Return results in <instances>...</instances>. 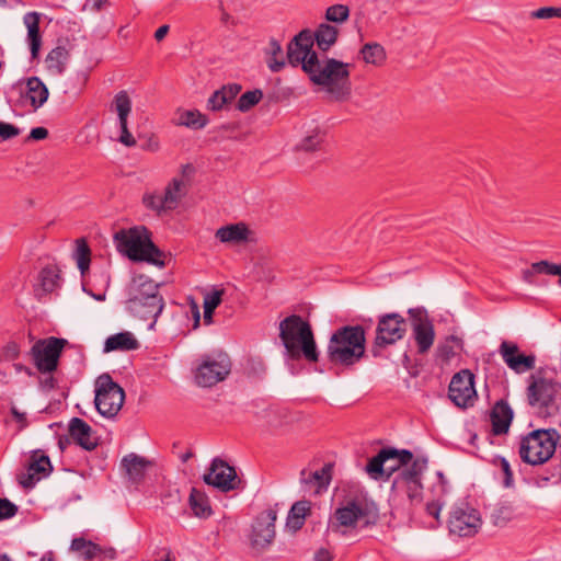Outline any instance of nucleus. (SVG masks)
<instances>
[{
    "label": "nucleus",
    "instance_id": "nucleus-16",
    "mask_svg": "<svg viewBox=\"0 0 561 561\" xmlns=\"http://www.w3.org/2000/svg\"><path fill=\"white\" fill-rule=\"evenodd\" d=\"M276 519L277 512L271 507L262 511L253 519L249 535L250 545L253 549L264 550L273 543L276 536Z\"/></svg>",
    "mask_w": 561,
    "mask_h": 561
},
{
    "label": "nucleus",
    "instance_id": "nucleus-55",
    "mask_svg": "<svg viewBox=\"0 0 561 561\" xmlns=\"http://www.w3.org/2000/svg\"><path fill=\"white\" fill-rule=\"evenodd\" d=\"M224 290H211L204 296V307L216 309L222 299Z\"/></svg>",
    "mask_w": 561,
    "mask_h": 561
},
{
    "label": "nucleus",
    "instance_id": "nucleus-47",
    "mask_svg": "<svg viewBox=\"0 0 561 561\" xmlns=\"http://www.w3.org/2000/svg\"><path fill=\"white\" fill-rule=\"evenodd\" d=\"M142 203L147 208L153 210L158 215L170 211V209L167 208V204H164L162 194L147 193L142 197Z\"/></svg>",
    "mask_w": 561,
    "mask_h": 561
},
{
    "label": "nucleus",
    "instance_id": "nucleus-32",
    "mask_svg": "<svg viewBox=\"0 0 561 561\" xmlns=\"http://www.w3.org/2000/svg\"><path fill=\"white\" fill-rule=\"evenodd\" d=\"M339 30L328 23H321L314 31V39L318 48L328 51L337 41Z\"/></svg>",
    "mask_w": 561,
    "mask_h": 561
},
{
    "label": "nucleus",
    "instance_id": "nucleus-6",
    "mask_svg": "<svg viewBox=\"0 0 561 561\" xmlns=\"http://www.w3.org/2000/svg\"><path fill=\"white\" fill-rule=\"evenodd\" d=\"M379 517V508L375 502L354 499L334 511L329 518L328 530L346 535L345 528L355 527L357 522H363V527H370L378 523Z\"/></svg>",
    "mask_w": 561,
    "mask_h": 561
},
{
    "label": "nucleus",
    "instance_id": "nucleus-33",
    "mask_svg": "<svg viewBox=\"0 0 561 561\" xmlns=\"http://www.w3.org/2000/svg\"><path fill=\"white\" fill-rule=\"evenodd\" d=\"M325 138V133L318 126L308 130L302 139L296 145V150L305 152H313L320 150Z\"/></svg>",
    "mask_w": 561,
    "mask_h": 561
},
{
    "label": "nucleus",
    "instance_id": "nucleus-19",
    "mask_svg": "<svg viewBox=\"0 0 561 561\" xmlns=\"http://www.w3.org/2000/svg\"><path fill=\"white\" fill-rule=\"evenodd\" d=\"M427 468L425 457H413L410 465H405L390 480V491H417L424 489L422 483L423 472Z\"/></svg>",
    "mask_w": 561,
    "mask_h": 561
},
{
    "label": "nucleus",
    "instance_id": "nucleus-3",
    "mask_svg": "<svg viewBox=\"0 0 561 561\" xmlns=\"http://www.w3.org/2000/svg\"><path fill=\"white\" fill-rule=\"evenodd\" d=\"M279 339L288 358L295 360L305 357L310 363L319 360L311 325L300 316L291 314L279 322Z\"/></svg>",
    "mask_w": 561,
    "mask_h": 561
},
{
    "label": "nucleus",
    "instance_id": "nucleus-5",
    "mask_svg": "<svg viewBox=\"0 0 561 561\" xmlns=\"http://www.w3.org/2000/svg\"><path fill=\"white\" fill-rule=\"evenodd\" d=\"M114 241L117 250L129 260L164 266V254L152 242L151 232L145 226L119 230L114 234Z\"/></svg>",
    "mask_w": 561,
    "mask_h": 561
},
{
    "label": "nucleus",
    "instance_id": "nucleus-2",
    "mask_svg": "<svg viewBox=\"0 0 561 561\" xmlns=\"http://www.w3.org/2000/svg\"><path fill=\"white\" fill-rule=\"evenodd\" d=\"M365 352L366 332L358 324L336 329L327 346L328 360L334 366H353L364 358Z\"/></svg>",
    "mask_w": 561,
    "mask_h": 561
},
{
    "label": "nucleus",
    "instance_id": "nucleus-23",
    "mask_svg": "<svg viewBox=\"0 0 561 561\" xmlns=\"http://www.w3.org/2000/svg\"><path fill=\"white\" fill-rule=\"evenodd\" d=\"M113 104L118 116V123L121 128V136L118 138V141L126 147H134L136 145V139L127 127V118L131 111V101L127 92L119 91L115 95Z\"/></svg>",
    "mask_w": 561,
    "mask_h": 561
},
{
    "label": "nucleus",
    "instance_id": "nucleus-53",
    "mask_svg": "<svg viewBox=\"0 0 561 561\" xmlns=\"http://www.w3.org/2000/svg\"><path fill=\"white\" fill-rule=\"evenodd\" d=\"M531 16L536 19H552L561 18V8L557 7H542L531 12Z\"/></svg>",
    "mask_w": 561,
    "mask_h": 561
},
{
    "label": "nucleus",
    "instance_id": "nucleus-1",
    "mask_svg": "<svg viewBox=\"0 0 561 561\" xmlns=\"http://www.w3.org/2000/svg\"><path fill=\"white\" fill-rule=\"evenodd\" d=\"M348 67L347 62L334 58L321 60L318 54H312L305 72L314 84L325 87L335 101H345L352 91Z\"/></svg>",
    "mask_w": 561,
    "mask_h": 561
},
{
    "label": "nucleus",
    "instance_id": "nucleus-54",
    "mask_svg": "<svg viewBox=\"0 0 561 561\" xmlns=\"http://www.w3.org/2000/svg\"><path fill=\"white\" fill-rule=\"evenodd\" d=\"M225 105H227V99L219 90L215 91L207 101V108L214 112L222 110Z\"/></svg>",
    "mask_w": 561,
    "mask_h": 561
},
{
    "label": "nucleus",
    "instance_id": "nucleus-7",
    "mask_svg": "<svg viewBox=\"0 0 561 561\" xmlns=\"http://www.w3.org/2000/svg\"><path fill=\"white\" fill-rule=\"evenodd\" d=\"M561 383L551 376V371L540 368L530 375L527 386V400L530 407L542 416L553 414L558 410L557 396Z\"/></svg>",
    "mask_w": 561,
    "mask_h": 561
},
{
    "label": "nucleus",
    "instance_id": "nucleus-43",
    "mask_svg": "<svg viewBox=\"0 0 561 561\" xmlns=\"http://www.w3.org/2000/svg\"><path fill=\"white\" fill-rule=\"evenodd\" d=\"M77 248L75 252V257L77 260L78 268L80 270L81 274L84 275V273L89 270L90 266V248L84 239L77 240Z\"/></svg>",
    "mask_w": 561,
    "mask_h": 561
},
{
    "label": "nucleus",
    "instance_id": "nucleus-59",
    "mask_svg": "<svg viewBox=\"0 0 561 561\" xmlns=\"http://www.w3.org/2000/svg\"><path fill=\"white\" fill-rule=\"evenodd\" d=\"M560 462L553 468V471L547 476H542L541 479L550 482L552 485H557L561 482V444H560Z\"/></svg>",
    "mask_w": 561,
    "mask_h": 561
},
{
    "label": "nucleus",
    "instance_id": "nucleus-61",
    "mask_svg": "<svg viewBox=\"0 0 561 561\" xmlns=\"http://www.w3.org/2000/svg\"><path fill=\"white\" fill-rule=\"evenodd\" d=\"M140 148L146 151L156 152L159 149V141L153 135H151L140 144Z\"/></svg>",
    "mask_w": 561,
    "mask_h": 561
},
{
    "label": "nucleus",
    "instance_id": "nucleus-29",
    "mask_svg": "<svg viewBox=\"0 0 561 561\" xmlns=\"http://www.w3.org/2000/svg\"><path fill=\"white\" fill-rule=\"evenodd\" d=\"M250 230L243 222L227 225L216 231V238L224 243H242L249 240Z\"/></svg>",
    "mask_w": 561,
    "mask_h": 561
},
{
    "label": "nucleus",
    "instance_id": "nucleus-60",
    "mask_svg": "<svg viewBox=\"0 0 561 561\" xmlns=\"http://www.w3.org/2000/svg\"><path fill=\"white\" fill-rule=\"evenodd\" d=\"M442 507H443L442 502L432 501V502L426 503L425 511L430 516H433L434 518L438 519Z\"/></svg>",
    "mask_w": 561,
    "mask_h": 561
},
{
    "label": "nucleus",
    "instance_id": "nucleus-58",
    "mask_svg": "<svg viewBox=\"0 0 561 561\" xmlns=\"http://www.w3.org/2000/svg\"><path fill=\"white\" fill-rule=\"evenodd\" d=\"M219 91L221 92L222 96L227 99V104H229L240 93L241 85L238 83H229L219 89Z\"/></svg>",
    "mask_w": 561,
    "mask_h": 561
},
{
    "label": "nucleus",
    "instance_id": "nucleus-39",
    "mask_svg": "<svg viewBox=\"0 0 561 561\" xmlns=\"http://www.w3.org/2000/svg\"><path fill=\"white\" fill-rule=\"evenodd\" d=\"M462 348V340L456 335H448L442 341L436 348V356L444 362H449L457 350Z\"/></svg>",
    "mask_w": 561,
    "mask_h": 561
},
{
    "label": "nucleus",
    "instance_id": "nucleus-38",
    "mask_svg": "<svg viewBox=\"0 0 561 561\" xmlns=\"http://www.w3.org/2000/svg\"><path fill=\"white\" fill-rule=\"evenodd\" d=\"M515 508L511 503H499L490 514L491 523L496 527H505L515 517Z\"/></svg>",
    "mask_w": 561,
    "mask_h": 561
},
{
    "label": "nucleus",
    "instance_id": "nucleus-10",
    "mask_svg": "<svg viewBox=\"0 0 561 561\" xmlns=\"http://www.w3.org/2000/svg\"><path fill=\"white\" fill-rule=\"evenodd\" d=\"M124 477L135 485L152 486L163 479V467L154 459L136 453L125 455L119 463Z\"/></svg>",
    "mask_w": 561,
    "mask_h": 561
},
{
    "label": "nucleus",
    "instance_id": "nucleus-25",
    "mask_svg": "<svg viewBox=\"0 0 561 561\" xmlns=\"http://www.w3.org/2000/svg\"><path fill=\"white\" fill-rule=\"evenodd\" d=\"M68 432L71 439L85 450H93L98 446L91 426L82 419L72 417L69 422Z\"/></svg>",
    "mask_w": 561,
    "mask_h": 561
},
{
    "label": "nucleus",
    "instance_id": "nucleus-44",
    "mask_svg": "<svg viewBox=\"0 0 561 561\" xmlns=\"http://www.w3.org/2000/svg\"><path fill=\"white\" fill-rule=\"evenodd\" d=\"M206 124V116L201 114L198 111H185L180 115V125L199 129L204 128Z\"/></svg>",
    "mask_w": 561,
    "mask_h": 561
},
{
    "label": "nucleus",
    "instance_id": "nucleus-31",
    "mask_svg": "<svg viewBox=\"0 0 561 561\" xmlns=\"http://www.w3.org/2000/svg\"><path fill=\"white\" fill-rule=\"evenodd\" d=\"M536 274L558 276V285L561 287V264L551 263L546 260L535 262L529 268L523 271V279L528 284H534V276Z\"/></svg>",
    "mask_w": 561,
    "mask_h": 561
},
{
    "label": "nucleus",
    "instance_id": "nucleus-34",
    "mask_svg": "<svg viewBox=\"0 0 561 561\" xmlns=\"http://www.w3.org/2000/svg\"><path fill=\"white\" fill-rule=\"evenodd\" d=\"M188 503L194 516L198 518H209L214 513L207 493H190Z\"/></svg>",
    "mask_w": 561,
    "mask_h": 561
},
{
    "label": "nucleus",
    "instance_id": "nucleus-36",
    "mask_svg": "<svg viewBox=\"0 0 561 561\" xmlns=\"http://www.w3.org/2000/svg\"><path fill=\"white\" fill-rule=\"evenodd\" d=\"M72 551L81 553L85 560H92L101 556L102 547L83 537L73 538L70 545Z\"/></svg>",
    "mask_w": 561,
    "mask_h": 561
},
{
    "label": "nucleus",
    "instance_id": "nucleus-13",
    "mask_svg": "<svg viewBox=\"0 0 561 561\" xmlns=\"http://www.w3.org/2000/svg\"><path fill=\"white\" fill-rule=\"evenodd\" d=\"M67 343V340L55 336L36 341L30 351L36 369L43 375L56 371Z\"/></svg>",
    "mask_w": 561,
    "mask_h": 561
},
{
    "label": "nucleus",
    "instance_id": "nucleus-40",
    "mask_svg": "<svg viewBox=\"0 0 561 561\" xmlns=\"http://www.w3.org/2000/svg\"><path fill=\"white\" fill-rule=\"evenodd\" d=\"M183 180L174 178L165 187L164 193L162 195L164 204H167V208H169L170 210L175 209L181 198L183 197Z\"/></svg>",
    "mask_w": 561,
    "mask_h": 561
},
{
    "label": "nucleus",
    "instance_id": "nucleus-50",
    "mask_svg": "<svg viewBox=\"0 0 561 561\" xmlns=\"http://www.w3.org/2000/svg\"><path fill=\"white\" fill-rule=\"evenodd\" d=\"M310 512V505L307 501H297L293 504L289 515L301 526L307 514Z\"/></svg>",
    "mask_w": 561,
    "mask_h": 561
},
{
    "label": "nucleus",
    "instance_id": "nucleus-41",
    "mask_svg": "<svg viewBox=\"0 0 561 561\" xmlns=\"http://www.w3.org/2000/svg\"><path fill=\"white\" fill-rule=\"evenodd\" d=\"M360 55L366 64L380 66L386 60V50L378 43H367L360 49Z\"/></svg>",
    "mask_w": 561,
    "mask_h": 561
},
{
    "label": "nucleus",
    "instance_id": "nucleus-4",
    "mask_svg": "<svg viewBox=\"0 0 561 561\" xmlns=\"http://www.w3.org/2000/svg\"><path fill=\"white\" fill-rule=\"evenodd\" d=\"M159 286L144 274L136 275L128 286L126 308L139 319L151 320L149 329H153L164 307Z\"/></svg>",
    "mask_w": 561,
    "mask_h": 561
},
{
    "label": "nucleus",
    "instance_id": "nucleus-46",
    "mask_svg": "<svg viewBox=\"0 0 561 561\" xmlns=\"http://www.w3.org/2000/svg\"><path fill=\"white\" fill-rule=\"evenodd\" d=\"M59 274L54 267H45L39 273V282L44 291L51 293L57 286Z\"/></svg>",
    "mask_w": 561,
    "mask_h": 561
},
{
    "label": "nucleus",
    "instance_id": "nucleus-49",
    "mask_svg": "<svg viewBox=\"0 0 561 561\" xmlns=\"http://www.w3.org/2000/svg\"><path fill=\"white\" fill-rule=\"evenodd\" d=\"M289 43L293 44V46H300L307 50H313L312 47L316 43L314 32L310 30H302L294 36Z\"/></svg>",
    "mask_w": 561,
    "mask_h": 561
},
{
    "label": "nucleus",
    "instance_id": "nucleus-30",
    "mask_svg": "<svg viewBox=\"0 0 561 561\" xmlns=\"http://www.w3.org/2000/svg\"><path fill=\"white\" fill-rule=\"evenodd\" d=\"M139 347L138 340L128 331L119 332L108 336L104 344V352L135 351Z\"/></svg>",
    "mask_w": 561,
    "mask_h": 561
},
{
    "label": "nucleus",
    "instance_id": "nucleus-11",
    "mask_svg": "<svg viewBox=\"0 0 561 561\" xmlns=\"http://www.w3.org/2000/svg\"><path fill=\"white\" fill-rule=\"evenodd\" d=\"M124 400V389L108 374L98 377L94 404L102 416L107 419L116 416L123 407Z\"/></svg>",
    "mask_w": 561,
    "mask_h": 561
},
{
    "label": "nucleus",
    "instance_id": "nucleus-45",
    "mask_svg": "<svg viewBox=\"0 0 561 561\" xmlns=\"http://www.w3.org/2000/svg\"><path fill=\"white\" fill-rule=\"evenodd\" d=\"M262 98H263V92L260 89L247 91L239 98V100L237 102V108L243 113L248 112L254 105H256L262 100Z\"/></svg>",
    "mask_w": 561,
    "mask_h": 561
},
{
    "label": "nucleus",
    "instance_id": "nucleus-51",
    "mask_svg": "<svg viewBox=\"0 0 561 561\" xmlns=\"http://www.w3.org/2000/svg\"><path fill=\"white\" fill-rule=\"evenodd\" d=\"M497 462H499L501 472L503 473L504 488H513L514 486L513 471L511 469L510 462L504 457L499 458Z\"/></svg>",
    "mask_w": 561,
    "mask_h": 561
},
{
    "label": "nucleus",
    "instance_id": "nucleus-27",
    "mask_svg": "<svg viewBox=\"0 0 561 561\" xmlns=\"http://www.w3.org/2000/svg\"><path fill=\"white\" fill-rule=\"evenodd\" d=\"M21 95L34 110H37L47 101L49 91L38 77H31L26 80L25 90Z\"/></svg>",
    "mask_w": 561,
    "mask_h": 561
},
{
    "label": "nucleus",
    "instance_id": "nucleus-62",
    "mask_svg": "<svg viewBox=\"0 0 561 561\" xmlns=\"http://www.w3.org/2000/svg\"><path fill=\"white\" fill-rule=\"evenodd\" d=\"M48 136V130L45 127L32 128L28 138L33 140H43Z\"/></svg>",
    "mask_w": 561,
    "mask_h": 561
},
{
    "label": "nucleus",
    "instance_id": "nucleus-52",
    "mask_svg": "<svg viewBox=\"0 0 561 561\" xmlns=\"http://www.w3.org/2000/svg\"><path fill=\"white\" fill-rule=\"evenodd\" d=\"M18 513V506L5 497H0V520L9 519Z\"/></svg>",
    "mask_w": 561,
    "mask_h": 561
},
{
    "label": "nucleus",
    "instance_id": "nucleus-48",
    "mask_svg": "<svg viewBox=\"0 0 561 561\" xmlns=\"http://www.w3.org/2000/svg\"><path fill=\"white\" fill-rule=\"evenodd\" d=\"M350 16V9L344 4H334L327 9L325 19L330 22L342 23Z\"/></svg>",
    "mask_w": 561,
    "mask_h": 561
},
{
    "label": "nucleus",
    "instance_id": "nucleus-57",
    "mask_svg": "<svg viewBox=\"0 0 561 561\" xmlns=\"http://www.w3.org/2000/svg\"><path fill=\"white\" fill-rule=\"evenodd\" d=\"M2 356L5 360H14L20 356V345L11 341L7 343L2 350Z\"/></svg>",
    "mask_w": 561,
    "mask_h": 561
},
{
    "label": "nucleus",
    "instance_id": "nucleus-9",
    "mask_svg": "<svg viewBox=\"0 0 561 561\" xmlns=\"http://www.w3.org/2000/svg\"><path fill=\"white\" fill-rule=\"evenodd\" d=\"M412 460L411 450L386 446L367 460L364 471L371 480L390 482L393 476Z\"/></svg>",
    "mask_w": 561,
    "mask_h": 561
},
{
    "label": "nucleus",
    "instance_id": "nucleus-56",
    "mask_svg": "<svg viewBox=\"0 0 561 561\" xmlns=\"http://www.w3.org/2000/svg\"><path fill=\"white\" fill-rule=\"evenodd\" d=\"M20 135V129L9 123L0 121V139L8 140Z\"/></svg>",
    "mask_w": 561,
    "mask_h": 561
},
{
    "label": "nucleus",
    "instance_id": "nucleus-26",
    "mask_svg": "<svg viewBox=\"0 0 561 561\" xmlns=\"http://www.w3.org/2000/svg\"><path fill=\"white\" fill-rule=\"evenodd\" d=\"M514 412L505 400L497 401L490 414L492 433L496 436L504 435L508 432Z\"/></svg>",
    "mask_w": 561,
    "mask_h": 561
},
{
    "label": "nucleus",
    "instance_id": "nucleus-17",
    "mask_svg": "<svg viewBox=\"0 0 561 561\" xmlns=\"http://www.w3.org/2000/svg\"><path fill=\"white\" fill-rule=\"evenodd\" d=\"M448 397L458 408L472 407L478 398L474 388V375L468 369L455 374L448 387Z\"/></svg>",
    "mask_w": 561,
    "mask_h": 561
},
{
    "label": "nucleus",
    "instance_id": "nucleus-24",
    "mask_svg": "<svg viewBox=\"0 0 561 561\" xmlns=\"http://www.w3.org/2000/svg\"><path fill=\"white\" fill-rule=\"evenodd\" d=\"M333 468V463L327 462L316 471L301 470L300 482L302 488L308 491H325L332 481Z\"/></svg>",
    "mask_w": 561,
    "mask_h": 561
},
{
    "label": "nucleus",
    "instance_id": "nucleus-63",
    "mask_svg": "<svg viewBox=\"0 0 561 561\" xmlns=\"http://www.w3.org/2000/svg\"><path fill=\"white\" fill-rule=\"evenodd\" d=\"M333 559V556L331 554V552L325 549V548H320L316 553H314V560L316 561H332Z\"/></svg>",
    "mask_w": 561,
    "mask_h": 561
},
{
    "label": "nucleus",
    "instance_id": "nucleus-35",
    "mask_svg": "<svg viewBox=\"0 0 561 561\" xmlns=\"http://www.w3.org/2000/svg\"><path fill=\"white\" fill-rule=\"evenodd\" d=\"M69 53L64 46H57L51 49L46 57L47 69L56 75L62 73Z\"/></svg>",
    "mask_w": 561,
    "mask_h": 561
},
{
    "label": "nucleus",
    "instance_id": "nucleus-8",
    "mask_svg": "<svg viewBox=\"0 0 561 561\" xmlns=\"http://www.w3.org/2000/svg\"><path fill=\"white\" fill-rule=\"evenodd\" d=\"M561 435L554 428L535 430L524 436L519 445L520 459L531 466L548 461L558 449L560 454Z\"/></svg>",
    "mask_w": 561,
    "mask_h": 561
},
{
    "label": "nucleus",
    "instance_id": "nucleus-37",
    "mask_svg": "<svg viewBox=\"0 0 561 561\" xmlns=\"http://www.w3.org/2000/svg\"><path fill=\"white\" fill-rule=\"evenodd\" d=\"M265 53L268 56L266 59L268 69L272 72H279L286 65L285 59L280 57L283 53L280 43L275 38H271Z\"/></svg>",
    "mask_w": 561,
    "mask_h": 561
},
{
    "label": "nucleus",
    "instance_id": "nucleus-18",
    "mask_svg": "<svg viewBox=\"0 0 561 561\" xmlns=\"http://www.w3.org/2000/svg\"><path fill=\"white\" fill-rule=\"evenodd\" d=\"M408 313L411 318L412 337L416 344L417 353L426 354L435 341L434 324L423 309L410 308Z\"/></svg>",
    "mask_w": 561,
    "mask_h": 561
},
{
    "label": "nucleus",
    "instance_id": "nucleus-28",
    "mask_svg": "<svg viewBox=\"0 0 561 561\" xmlns=\"http://www.w3.org/2000/svg\"><path fill=\"white\" fill-rule=\"evenodd\" d=\"M39 19L38 12H27L23 16V23L27 28V41L31 49L32 58H36L42 45V36L39 33Z\"/></svg>",
    "mask_w": 561,
    "mask_h": 561
},
{
    "label": "nucleus",
    "instance_id": "nucleus-14",
    "mask_svg": "<svg viewBox=\"0 0 561 561\" xmlns=\"http://www.w3.org/2000/svg\"><path fill=\"white\" fill-rule=\"evenodd\" d=\"M408 332V322L398 312L383 313L378 317L376 336L373 345V355H378V350L396 344Z\"/></svg>",
    "mask_w": 561,
    "mask_h": 561
},
{
    "label": "nucleus",
    "instance_id": "nucleus-12",
    "mask_svg": "<svg viewBox=\"0 0 561 561\" xmlns=\"http://www.w3.org/2000/svg\"><path fill=\"white\" fill-rule=\"evenodd\" d=\"M203 481L208 486L219 491H238L247 488L242 474L237 472L236 467L229 465L220 457H215L203 474Z\"/></svg>",
    "mask_w": 561,
    "mask_h": 561
},
{
    "label": "nucleus",
    "instance_id": "nucleus-64",
    "mask_svg": "<svg viewBox=\"0 0 561 561\" xmlns=\"http://www.w3.org/2000/svg\"><path fill=\"white\" fill-rule=\"evenodd\" d=\"M56 379L51 376V374H48L47 377L41 380V386L45 390H53L56 387Z\"/></svg>",
    "mask_w": 561,
    "mask_h": 561
},
{
    "label": "nucleus",
    "instance_id": "nucleus-20",
    "mask_svg": "<svg viewBox=\"0 0 561 561\" xmlns=\"http://www.w3.org/2000/svg\"><path fill=\"white\" fill-rule=\"evenodd\" d=\"M51 471L49 457L42 450H35L28 457L27 463L16 473V480L22 488L30 489L48 477Z\"/></svg>",
    "mask_w": 561,
    "mask_h": 561
},
{
    "label": "nucleus",
    "instance_id": "nucleus-42",
    "mask_svg": "<svg viewBox=\"0 0 561 561\" xmlns=\"http://www.w3.org/2000/svg\"><path fill=\"white\" fill-rule=\"evenodd\" d=\"M312 54L317 53L314 50H307L300 46H293L290 43L287 46L288 64L293 67L301 66L304 71Z\"/></svg>",
    "mask_w": 561,
    "mask_h": 561
},
{
    "label": "nucleus",
    "instance_id": "nucleus-15",
    "mask_svg": "<svg viewBox=\"0 0 561 561\" xmlns=\"http://www.w3.org/2000/svg\"><path fill=\"white\" fill-rule=\"evenodd\" d=\"M481 526V514L469 502L461 501L451 507L448 518V529L450 534L469 538L477 535Z\"/></svg>",
    "mask_w": 561,
    "mask_h": 561
},
{
    "label": "nucleus",
    "instance_id": "nucleus-22",
    "mask_svg": "<svg viewBox=\"0 0 561 561\" xmlns=\"http://www.w3.org/2000/svg\"><path fill=\"white\" fill-rule=\"evenodd\" d=\"M499 354L506 366L516 374H524L535 368V354H523L516 343L503 341L499 347Z\"/></svg>",
    "mask_w": 561,
    "mask_h": 561
},
{
    "label": "nucleus",
    "instance_id": "nucleus-21",
    "mask_svg": "<svg viewBox=\"0 0 561 561\" xmlns=\"http://www.w3.org/2000/svg\"><path fill=\"white\" fill-rule=\"evenodd\" d=\"M231 363L228 356L207 357L197 367L195 380L202 387H211L224 380L230 373Z\"/></svg>",
    "mask_w": 561,
    "mask_h": 561
}]
</instances>
